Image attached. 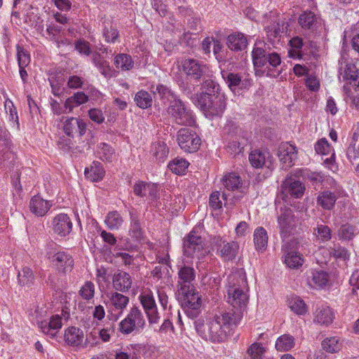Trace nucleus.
<instances>
[{
	"label": "nucleus",
	"instance_id": "obj_1",
	"mask_svg": "<svg viewBox=\"0 0 359 359\" xmlns=\"http://www.w3.org/2000/svg\"><path fill=\"white\" fill-rule=\"evenodd\" d=\"M238 318L221 309L206 320L197 319L194 321V326L203 339L212 343H222L233 334L239 325Z\"/></svg>",
	"mask_w": 359,
	"mask_h": 359
},
{
	"label": "nucleus",
	"instance_id": "obj_2",
	"mask_svg": "<svg viewBox=\"0 0 359 359\" xmlns=\"http://www.w3.org/2000/svg\"><path fill=\"white\" fill-rule=\"evenodd\" d=\"M248 292V285L244 270H233L227 278L226 292L229 306L222 310L238 317L241 322L249 300Z\"/></svg>",
	"mask_w": 359,
	"mask_h": 359
},
{
	"label": "nucleus",
	"instance_id": "obj_3",
	"mask_svg": "<svg viewBox=\"0 0 359 359\" xmlns=\"http://www.w3.org/2000/svg\"><path fill=\"white\" fill-rule=\"evenodd\" d=\"M219 87L218 84L210 79H206L202 83L203 92L198 102L203 109L212 116L220 115L226 107L224 96L218 91Z\"/></svg>",
	"mask_w": 359,
	"mask_h": 359
},
{
	"label": "nucleus",
	"instance_id": "obj_4",
	"mask_svg": "<svg viewBox=\"0 0 359 359\" xmlns=\"http://www.w3.org/2000/svg\"><path fill=\"white\" fill-rule=\"evenodd\" d=\"M46 257L58 273H66L73 269L72 257L67 252L59 250V246L53 241L48 242L46 246Z\"/></svg>",
	"mask_w": 359,
	"mask_h": 359
},
{
	"label": "nucleus",
	"instance_id": "obj_5",
	"mask_svg": "<svg viewBox=\"0 0 359 359\" xmlns=\"http://www.w3.org/2000/svg\"><path fill=\"white\" fill-rule=\"evenodd\" d=\"M167 114L172 122L184 126H194L196 118L193 111L180 98L167 107Z\"/></svg>",
	"mask_w": 359,
	"mask_h": 359
},
{
	"label": "nucleus",
	"instance_id": "obj_6",
	"mask_svg": "<svg viewBox=\"0 0 359 359\" xmlns=\"http://www.w3.org/2000/svg\"><path fill=\"white\" fill-rule=\"evenodd\" d=\"M146 325V320L142 310L133 306L126 317L119 323V330L124 334H129L133 332L142 331Z\"/></svg>",
	"mask_w": 359,
	"mask_h": 359
},
{
	"label": "nucleus",
	"instance_id": "obj_7",
	"mask_svg": "<svg viewBox=\"0 0 359 359\" xmlns=\"http://www.w3.org/2000/svg\"><path fill=\"white\" fill-rule=\"evenodd\" d=\"M187 290H179V295L184 313L189 318L194 319L201 313V299L194 287H189Z\"/></svg>",
	"mask_w": 359,
	"mask_h": 359
},
{
	"label": "nucleus",
	"instance_id": "obj_8",
	"mask_svg": "<svg viewBox=\"0 0 359 359\" xmlns=\"http://www.w3.org/2000/svg\"><path fill=\"white\" fill-rule=\"evenodd\" d=\"M177 137L179 146L186 152L194 153L200 148L201 138L191 129L181 128Z\"/></svg>",
	"mask_w": 359,
	"mask_h": 359
},
{
	"label": "nucleus",
	"instance_id": "obj_9",
	"mask_svg": "<svg viewBox=\"0 0 359 359\" xmlns=\"http://www.w3.org/2000/svg\"><path fill=\"white\" fill-rule=\"evenodd\" d=\"M252 57L255 68L264 67L267 63L273 67H276L281 62L279 54L275 52L267 53L265 49L259 46L253 48Z\"/></svg>",
	"mask_w": 359,
	"mask_h": 359
},
{
	"label": "nucleus",
	"instance_id": "obj_10",
	"mask_svg": "<svg viewBox=\"0 0 359 359\" xmlns=\"http://www.w3.org/2000/svg\"><path fill=\"white\" fill-rule=\"evenodd\" d=\"M139 300L143 307L149 325L158 324L160 320V315L152 292L144 291L139 296Z\"/></svg>",
	"mask_w": 359,
	"mask_h": 359
},
{
	"label": "nucleus",
	"instance_id": "obj_11",
	"mask_svg": "<svg viewBox=\"0 0 359 359\" xmlns=\"http://www.w3.org/2000/svg\"><path fill=\"white\" fill-rule=\"evenodd\" d=\"M178 62L182 71L191 79H203L208 71L207 66L203 62L194 58L182 59Z\"/></svg>",
	"mask_w": 359,
	"mask_h": 359
},
{
	"label": "nucleus",
	"instance_id": "obj_12",
	"mask_svg": "<svg viewBox=\"0 0 359 359\" xmlns=\"http://www.w3.org/2000/svg\"><path fill=\"white\" fill-rule=\"evenodd\" d=\"M278 223L281 237H288L297 225L292 210L287 208H281L278 217Z\"/></svg>",
	"mask_w": 359,
	"mask_h": 359
},
{
	"label": "nucleus",
	"instance_id": "obj_13",
	"mask_svg": "<svg viewBox=\"0 0 359 359\" xmlns=\"http://www.w3.org/2000/svg\"><path fill=\"white\" fill-rule=\"evenodd\" d=\"M111 52V50H109L107 47L102 46L98 50H94L91 55V62L100 73L105 77H111L113 70L109 65V62L105 60L102 54Z\"/></svg>",
	"mask_w": 359,
	"mask_h": 359
},
{
	"label": "nucleus",
	"instance_id": "obj_14",
	"mask_svg": "<svg viewBox=\"0 0 359 359\" xmlns=\"http://www.w3.org/2000/svg\"><path fill=\"white\" fill-rule=\"evenodd\" d=\"M294 242H286L282 245L284 263L290 269H299L304 264L303 255L294 250Z\"/></svg>",
	"mask_w": 359,
	"mask_h": 359
},
{
	"label": "nucleus",
	"instance_id": "obj_15",
	"mask_svg": "<svg viewBox=\"0 0 359 359\" xmlns=\"http://www.w3.org/2000/svg\"><path fill=\"white\" fill-rule=\"evenodd\" d=\"M204 248L203 238L194 231H191L183 241V251L187 257H193Z\"/></svg>",
	"mask_w": 359,
	"mask_h": 359
},
{
	"label": "nucleus",
	"instance_id": "obj_16",
	"mask_svg": "<svg viewBox=\"0 0 359 359\" xmlns=\"http://www.w3.org/2000/svg\"><path fill=\"white\" fill-rule=\"evenodd\" d=\"M229 127L226 137L229 140L227 149L231 155L236 156L242 151L245 140L241 137L242 133L241 128L233 126H229Z\"/></svg>",
	"mask_w": 359,
	"mask_h": 359
},
{
	"label": "nucleus",
	"instance_id": "obj_17",
	"mask_svg": "<svg viewBox=\"0 0 359 359\" xmlns=\"http://www.w3.org/2000/svg\"><path fill=\"white\" fill-rule=\"evenodd\" d=\"M63 131L69 137L82 136L86 130V124L75 117H62Z\"/></svg>",
	"mask_w": 359,
	"mask_h": 359
},
{
	"label": "nucleus",
	"instance_id": "obj_18",
	"mask_svg": "<svg viewBox=\"0 0 359 359\" xmlns=\"http://www.w3.org/2000/svg\"><path fill=\"white\" fill-rule=\"evenodd\" d=\"M278 154L282 168L287 170L294 165L297 158V150L294 145L285 142L280 145Z\"/></svg>",
	"mask_w": 359,
	"mask_h": 359
},
{
	"label": "nucleus",
	"instance_id": "obj_19",
	"mask_svg": "<svg viewBox=\"0 0 359 359\" xmlns=\"http://www.w3.org/2000/svg\"><path fill=\"white\" fill-rule=\"evenodd\" d=\"M133 192L137 196L145 197L152 201L159 198L158 185L153 183L137 181L133 186Z\"/></svg>",
	"mask_w": 359,
	"mask_h": 359
},
{
	"label": "nucleus",
	"instance_id": "obj_20",
	"mask_svg": "<svg viewBox=\"0 0 359 359\" xmlns=\"http://www.w3.org/2000/svg\"><path fill=\"white\" fill-rule=\"evenodd\" d=\"M178 291H188L189 287H194L192 282L196 277L195 270L193 267L184 265L178 271Z\"/></svg>",
	"mask_w": 359,
	"mask_h": 359
},
{
	"label": "nucleus",
	"instance_id": "obj_21",
	"mask_svg": "<svg viewBox=\"0 0 359 359\" xmlns=\"http://www.w3.org/2000/svg\"><path fill=\"white\" fill-rule=\"evenodd\" d=\"M53 230L60 236L68 235L72 229V222L66 214H59L53 220Z\"/></svg>",
	"mask_w": 359,
	"mask_h": 359
},
{
	"label": "nucleus",
	"instance_id": "obj_22",
	"mask_svg": "<svg viewBox=\"0 0 359 359\" xmlns=\"http://www.w3.org/2000/svg\"><path fill=\"white\" fill-rule=\"evenodd\" d=\"M51 207L52 202L43 199L39 195L34 196L29 201V210L37 217L44 216Z\"/></svg>",
	"mask_w": 359,
	"mask_h": 359
},
{
	"label": "nucleus",
	"instance_id": "obj_23",
	"mask_svg": "<svg viewBox=\"0 0 359 359\" xmlns=\"http://www.w3.org/2000/svg\"><path fill=\"white\" fill-rule=\"evenodd\" d=\"M249 161L251 165L255 168L263 166L270 168L272 165V157L267 151L254 150L249 155Z\"/></svg>",
	"mask_w": 359,
	"mask_h": 359
},
{
	"label": "nucleus",
	"instance_id": "obj_24",
	"mask_svg": "<svg viewBox=\"0 0 359 359\" xmlns=\"http://www.w3.org/2000/svg\"><path fill=\"white\" fill-rule=\"evenodd\" d=\"M282 191L280 196L287 202L286 198L290 194L294 198H300L304 194V187L299 181H285L282 186Z\"/></svg>",
	"mask_w": 359,
	"mask_h": 359
},
{
	"label": "nucleus",
	"instance_id": "obj_25",
	"mask_svg": "<svg viewBox=\"0 0 359 359\" xmlns=\"http://www.w3.org/2000/svg\"><path fill=\"white\" fill-rule=\"evenodd\" d=\"M271 20L266 22L264 30L269 40H273L280 36L284 32V22L280 21L278 16L275 15H270Z\"/></svg>",
	"mask_w": 359,
	"mask_h": 359
},
{
	"label": "nucleus",
	"instance_id": "obj_26",
	"mask_svg": "<svg viewBox=\"0 0 359 359\" xmlns=\"http://www.w3.org/2000/svg\"><path fill=\"white\" fill-rule=\"evenodd\" d=\"M113 287L121 292L128 291L132 285L131 277L125 271H118L113 276Z\"/></svg>",
	"mask_w": 359,
	"mask_h": 359
},
{
	"label": "nucleus",
	"instance_id": "obj_27",
	"mask_svg": "<svg viewBox=\"0 0 359 359\" xmlns=\"http://www.w3.org/2000/svg\"><path fill=\"white\" fill-rule=\"evenodd\" d=\"M109 306L112 310L118 311V315L116 316L115 320H117L122 313L124 309L129 303V297L117 292L111 293L109 297Z\"/></svg>",
	"mask_w": 359,
	"mask_h": 359
},
{
	"label": "nucleus",
	"instance_id": "obj_28",
	"mask_svg": "<svg viewBox=\"0 0 359 359\" xmlns=\"http://www.w3.org/2000/svg\"><path fill=\"white\" fill-rule=\"evenodd\" d=\"M62 327V318L59 315L53 316L48 322L43 321L40 324L41 331L53 337Z\"/></svg>",
	"mask_w": 359,
	"mask_h": 359
},
{
	"label": "nucleus",
	"instance_id": "obj_29",
	"mask_svg": "<svg viewBox=\"0 0 359 359\" xmlns=\"http://www.w3.org/2000/svg\"><path fill=\"white\" fill-rule=\"evenodd\" d=\"M154 94L164 103L170 106L177 100L180 97L170 88L163 84H158L156 86Z\"/></svg>",
	"mask_w": 359,
	"mask_h": 359
},
{
	"label": "nucleus",
	"instance_id": "obj_30",
	"mask_svg": "<svg viewBox=\"0 0 359 359\" xmlns=\"http://www.w3.org/2000/svg\"><path fill=\"white\" fill-rule=\"evenodd\" d=\"M238 249L239 245L235 241H222L220 245L219 254L224 261L232 260L236 258Z\"/></svg>",
	"mask_w": 359,
	"mask_h": 359
},
{
	"label": "nucleus",
	"instance_id": "obj_31",
	"mask_svg": "<svg viewBox=\"0 0 359 359\" xmlns=\"http://www.w3.org/2000/svg\"><path fill=\"white\" fill-rule=\"evenodd\" d=\"M334 314L329 306L319 307L314 313V322L320 325H328L333 321Z\"/></svg>",
	"mask_w": 359,
	"mask_h": 359
},
{
	"label": "nucleus",
	"instance_id": "obj_32",
	"mask_svg": "<svg viewBox=\"0 0 359 359\" xmlns=\"http://www.w3.org/2000/svg\"><path fill=\"white\" fill-rule=\"evenodd\" d=\"M255 247L258 252H264L268 245V234L266 229L262 226L255 229L253 235Z\"/></svg>",
	"mask_w": 359,
	"mask_h": 359
},
{
	"label": "nucleus",
	"instance_id": "obj_33",
	"mask_svg": "<svg viewBox=\"0 0 359 359\" xmlns=\"http://www.w3.org/2000/svg\"><path fill=\"white\" fill-rule=\"evenodd\" d=\"M226 44L232 50H242L247 47L248 41L241 33L233 34L228 36Z\"/></svg>",
	"mask_w": 359,
	"mask_h": 359
},
{
	"label": "nucleus",
	"instance_id": "obj_34",
	"mask_svg": "<svg viewBox=\"0 0 359 359\" xmlns=\"http://www.w3.org/2000/svg\"><path fill=\"white\" fill-rule=\"evenodd\" d=\"M337 201V196L329 190L320 192L317 198V203L325 210H332Z\"/></svg>",
	"mask_w": 359,
	"mask_h": 359
},
{
	"label": "nucleus",
	"instance_id": "obj_35",
	"mask_svg": "<svg viewBox=\"0 0 359 359\" xmlns=\"http://www.w3.org/2000/svg\"><path fill=\"white\" fill-rule=\"evenodd\" d=\"M115 67L121 71L131 70L134 67V61L130 55L118 53L114 58Z\"/></svg>",
	"mask_w": 359,
	"mask_h": 359
},
{
	"label": "nucleus",
	"instance_id": "obj_36",
	"mask_svg": "<svg viewBox=\"0 0 359 359\" xmlns=\"http://www.w3.org/2000/svg\"><path fill=\"white\" fill-rule=\"evenodd\" d=\"M102 165L97 161H93L90 168H86L85 176L92 182L101 180L104 175Z\"/></svg>",
	"mask_w": 359,
	"mask_h": 359
},
{
	"label": "nucleus",
	"instance_id": "obj_37",
	"mask_svg": "<svg viewBox=\"0 0 359 359\" xmlns=\"http://www.w3.org/2000/svg\"><path fill=\"white\" fill-rule=\"evenodd\" d=\"M66 342L72 346H79L83 339V331L75 327H69L65 333Z\"/></svg>",
	"mask_w": 359,
	"mask_h": 359
},
{
	"label": "nucleus",
	"instance_id": "obj_38",
	"mask_svg": "<svg viewBox=\"0 0 359 359\" xmlns=\"http://www.w3.org/2000/svg\"><path fill=\"white\" fill-rule=\"evenodd\" d=\"M130 226L129 229V235L134 241L140 242L144 237V231L141 227L140 221L137 217L130 214Z\"/></svg>",
	"mask_w": 359,
	"mask_h": 359
},
{
	"label": "nucleus",
	"instance_id": "obj_39",
	"mask_svg": "<svg viewBox=\"0 0 359 359\" xmlns=\"http://www.w3.org/2000/svg\"><path fill=\"white\" fill-rule=\"evenodd\" d=\"M357 233V227L349 223L341 224L337 231V236L341 241H351Z\"/></svg>",
	"mask_w": 359,
	"mask_h": 359
},
{
	"label": "nucleus",
	"instance_id": "obj_40",
	"mask_svg": "<svg viewBox=\"0 0 359 359\" xmlns=\"http://www.w3.org/2000/svg\"><path fill=\"white\" fill-rule=\"evenodd\" d=\"M289 44L291 47L288 52L290 57L294 59L303 58L304 54L302 50L304 45L302 39L299 36L293 37L290 40Z\"/></svg>",
	"mask_w": 359,
	"mask_h": 359
},
{
	"label": "nucleus",
	"instance_id": "obj_41",
	"mask_svg": "<svg viewBox=\"0 0 359 359\" xmlns=\"http://www.w3.org/2000/svg\"><path fill=\"white\" fill-rule=\"evenodd\" d=\"M328 282L329 276L326 272L323 271H314L312 272L309 284L313 288H323L327 285Z\"/></svg>",
	"mask_w": 359,
	"mask_h": 359
},
{
	"label": "nucleus",
	"instance_id": "obj_42",
	"mask_svg": "<svg viewBox=\"0 0 359 359\" xmlns=\"http://www.w3.org/2000/svg\"><path fill=\"white\" fill-rule=\"evenodd\" d=\"M151 152L156 160L161 162L167 158L169 149L164 142L157 141L152 144Z\"/></svg>",
	"mask_w": 359,
	"mask_h": 359
},
{
	"label": "nucleus",
	"instance_id": "obj_43",
	"mask_svg": "<svg viewBox=\"0 0 359 359\" xmlns=\"http://www.w3.org/2000/svg\"><path fill=\"white\" fill-rule=\"evenodd\" d=\"M290 309L296 314L301 316L307 312V306L303 299L297 296H291L287 299Z\"/></svg>",
	"mask_w": 359,
	"mask_h": 359
},
{
	"label": "nucleus",
	"instance_id": "obj_44",
	"mask_svg": "<svg viewBox=\"0 0 359 359\" xmlns=\"http://www.w3.org/2000/svg\"><path fill=\"white\" fill-rule=\"evenodd\" d=\"M295 345V339L290 334H283L279 337L276 342V348L278 351H288Z\"/></svg>",
	"mask_w": 359,
	"mask_h": 359
},
{
	"label": "nucleus",
	"instance_id": "obj_45",
	"mask_svg": "<svg viewBox=\"0 0 359 359\" xmlns=\"http://www.w3.org/2000/svg\"><path fill=\"white\" fill-rule=\"evenodd\" d=\"M321 344L323 350L331 353H337L342 348V343L338 337L325 338Z\"/></svg>",
	"mask_w": 359,
	"mask_h": 359
},
{
	"label": "nucleus",
	"instance_id": "obj_46",
	"mask_svg": "<svg viewBox=\"0 0 359 359\" xmlns=\"http://www.w3.org/2000/svg\"><path fill=\"white\" fill-rule=\"evenodd\" d=\"M316 22L317 17L311 11H306L299 18V23L304 29L313 30Z\"/></svg>",
	"mask_w": 359,
	"mask_h": 359
},
{
	"label": "nucleus",
	"instance_id": "obj_47",
	"mask_svg": "<svg viewBox=\"0 0 359 359\" xmlns=\"http://www.w3.org/2000/svg\"><path fill=\"white\" fill-rule=\"evenodd\" d=\"M103 36L107 43H114L118 36V30L112 26L109 20L103 21Z\"/></svg>",
	"mask_w": 359,
	"mask_h": 359
},
{
	"label": "nucleus",
	"instance_id": "obj_48",
	"mask_svg": "<svg viewBox=\"0 0 359 359\" xmlns=\"http://www.w3.org/2000/svg\"><path fill=\"white\" fill-rule=\"evenodd\" d=\"M189 163L184 158H175L168 164L170 170L177 174L182 175L188 168Z\"/></svg>",
	"mask_w": 359,
	"mask_h": 359
},
{
	"label": "nucleus",
	"instance_id": "obj_49",
	"mask_svg": "<svg viewBox=\"0 0 359 359\" xmlns=\"http://www.w3.org/2000/svg\"><path fill=\"white\" fill-rule=\"evenodd\" d=\"M97 154L101 160L110 162L114 156V150L108 144L102 142L97 146Z\"/></svg>",
	"mask_w": 359,
	"mask_h": 359
},
{
	"label": "nucleus",
	"instance_id": "obj_50",
	"mask_svg": "<svg viewBox=\"0 0 359 359\" xmlns=\"http://www.w3.org/2000/svg\"><path fill=\"white\" fill-rule=\"evenodd\" d=\"M313 234L318 240L322 242H327L331 240L332 232L329 226L324 224H318L313 229Z\"/></svg>",
	"mask_w": 359,
	"mask_h": 359
},
{
	"label": "nucleus",
	"instance_id": "obj_51",
	"mask_svg": "<svg viewBox=\"0 0 359 359\" xmlns=\"http://www.w3.org/2000/svg\"><path fill=\"white\" fill-rule=\"evenodd\" d=\"M104 222L109 229L114 230L121 226L123 219L117 211H112L108 213Z\"/></svg>",
	"mask_w": 359,
	"mask_h": 359
},
{
	"label": "nucleus",
	"instance_id": "obj_52",
	"mask_svg": "<svg viewBox=\"0 0 359 359\" xmlns=\"http://www.w3.org/2000/svg\"><path fill=\"white\" fill-rule=\"evenodd\" d=\"M222 77L233 92H235L241 83L242 77L239 74L222 72Z\"/></svg>",
	"mask_w": 359,
	"mask_h": 359
},
{
	"label": "nucleus",
	"instance_id": "obj_53",
	"mask_svg": "<svg viewBox=\"0 0 359 359\" xmlns=\"http://www.w3.org/2000/svg\"><path fill=\"white\" fill-rule=\"evenodd\" d=\"M241 184V177L235 172L229 173L224 177V185L229 190L238 189Z\"/></svg>",
	"mask_w": 359,
	"mask_h": 359
},
{
	"label": "nucleus",
	"instance_id": "obj_54",
	"mask_svg": "<svg viewBox=\"0 0 359 359\" xmlns=\"http://www.w3.org/2000/svg\"><path fill=\"white\" fill-rule=\"evenodd\" d=\"M135 101L139 107L147 109L151 106L152 97L148 92L140 90L135 95Z\"/></svg>",
	"mask_w": 359,
	"mask_h": 359
},
{
	"label": "nucleus",
	"instance_id": "obj_55",
	"mask_svg": "<svg viewBox=\"0 0 359 359\" xmlns=\"http://www.w3.org/2000/svg\"><path fill=\"white\" fill-rule=\"evenodd\" d=\"M34 273L29 267L25 266L18 273V280L22 285L29 286L34 283Z\"/></svg>",
	"mask_w": 359,
	"mask_h": 359
},
{
	"label": "nucleus",
	"instance_id": "obj_56",
	"mask_svg": "<svg viewBox=\"0 0 359 359\" xmlns=\"http://www.w3.org/2000/svg\"><path fill=\"white\" fill-rule=\"evenodd\" d=\"M266 348L261 343L255 342L252 344L247 350V354L250 359H263Z\"/></svg>",
	"mask_w": 359,
	"mask_h": 359
},
{
	"label": "nucleus",
	"instance_id": "obj_57",
	"mask_svg": "<svg viewBox=\"0 0 359 359\" xmlns=\"http://www.w3.org/2000/svg\"><path fill=\"white\" fill-rule=\"evenodd\" d=\"M330 254L336 259L348 260L350 257L348 251L339 243H333L332 246L329 249Z\"/></svg>",
	"mask_w": 359,
	"mask_h": 359
},
{
	"label": "nucleus",
	"instance_id": "obj_58",
	"mask_svg": "<svg viewBox=\"0 0 359 359\" xmlns=\"http://www.w3.org/2000/svg\"><path fill=\"white\" fill-rule=\"evenodd\" d=\"M79 295L84 300L90 301L95 296V285L91 281L85 282L79 291Z\"/></svg>",
	"mask_w": 359,
	"mask_h": 359
},
{
	"label": "nucleus",
	"instance_id": "obj_59",
	"mask_svg": "<svg viewBox=\"0 0 359 359\" xmlns=\"http://www.w3.org/2000/svg\"><path fill=\"white\" fill-rule=\"evenodd\" d=\"M10 143L8 138H0V157L4 160L9 159L13 155L10 151Z\"/></svg>",
	"mask_w": 359,
	"mask_h": 359
},
{
	"label": "nucleus",
	"instance_id": "obj_60",
	"mask_svg": "<svg viewBox=\"0 0 359 359\" xmlns=\"http://www.w3.org/2000/svg\"><path fill=\"white\" fill-rule=\"evenodd\" d=\"M346 102H350V107L359 111V88H355L353 91L347 93Z\"/></svg>",
	"mask_w": 359,
	"mask_h": 359
},
{
	"label": "nucleus",
	"instance_id": "obj_61",
	"mask_svg": "<svg viewBox=\"0 0 359 359\" xmlns=\"http://www.w3.org/2000/svg\"><path fill=\"white\" fill-rule=\"evenodd\" d=\"M18 61L19 67H27L30 62V57L27 51L20 46L17 47Z\"/></svg>",
	"mask_w": 359,
	"mask_h": 359
},
{
	"label": "nucleus",
	"instance_id": "obj_62",
	"mask_svg": "<svg viewBox=\"0 0 359 359\" xmlns=\"http://www.w3.org/2000/svg\"><path fill=\"white\" fill-rule=\"evenodd\" d=\"M359 77V72L354 65H346L343 78L346 80L355 81Z\"/></svg>",
	"mask_w": 359,
	"mask_h": 359
},
{
	"label": "nucleus",
	"instance_id": "obj_63",
	"mask_svg": "<svg viewBox=\"0 0 359 359\" xmlns=\"http://www.w3.org/2000/svg\"><path fill=\"white\" fill-rule=\"evenodd\" d=\"M75 48L81 54H83L87 56L91 55L93 52L90 48L89 42L84 40H79L76 41Z\"/></svg>",
	"mask_w": 359,
	"mask_h": 359
},
{
	"label": "nucleus",
	"instance_id": "obj_64",
	"mask_svg": "<svg viewBox=\"0 0 359 359\" xmlns=\"http://www.w3.org/2000/svg\"><path fill=\"white\" fill-rule=\"evenodd\" d=\"M83 79L77 76L72 75L68 78L67 86L71 89L81 88L83 84Z\"/></svg>",
	"mask_w": 359,
	"mask_h": 359
}]
</instances>
